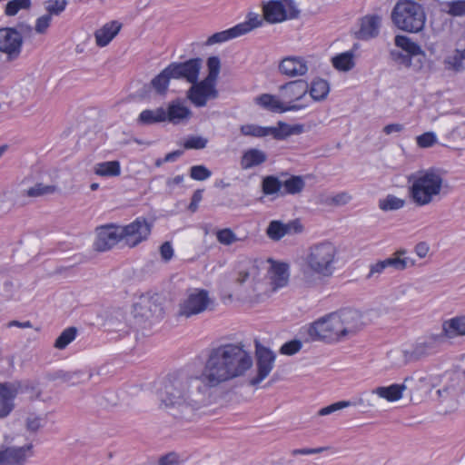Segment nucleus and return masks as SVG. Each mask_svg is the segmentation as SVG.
<instances>
[{
    "instance_id": "30",
    "label": "nucleus",
    "mask_w": 465,
    "mask_h": 465,
    "mask_svg": "<svg viewBox=\"0 0 465 465\" xmlns=\"http://www.w3.org/2000/svg\"><path fill=\"white\" fill-rule=\"evenodd\" d=\"M166 115L167 120L170 123L178 124L190 117L191 111L189 108L183 105L180 102H173L169 104L166 111Z\"/></svg>"
},
{
    "instance_id": "50",
    "label": "nucleus",
    "mask_w": 465,
    "mask_h": 465,
    "mask_svg": "<svg viewBox=\"0 0 465 465\" xmlns=\"http://www.w3.org/2000/svg\"><path fill=\"white\" fill-rule=\"evenodd\" d=\"M216 238L221 244L226 246H229L233 242L241 240L230 228L218 230L216 232Z\"/></svg>"
},
{
    "instance_id": "41",
    "label": "nucleus",
    "mask_w": 465,
    "mask_h": 465,
    "mask_svg": "<svg viewBox=\"0 0 465 465\" xmlns=\"http://www.w3.org/2000/svg\"><path fill=\"white\" fill-rule=\"evenodd\" d=\"M404 204V200L392 194H389L384 199L379 201V207L384 212L399 210L402 208Z\"/></svg>"
},
{
    "instance_id": "37",
    "label": "nucleus",
    "mask_w": 465,
    "mask_h": 465,
    "mask_svg": "<svg viewBox=\"0 0 465 465\" xmlns=\"http://www.w3.org/2000/svg\"><path fill=\"white\" fill-rule=\"evenodd\" d=\"M282 186L284 187V192L282 193V195L285 193L297 194L304 189L305 182L302 177L292 175L283 182Z\"/></svg>"
},
{
    "instance_id": "32",
    "label": "nucleus",
    "mask_w": 465,
    "mask_h": 465,
    "mask_svg": "<svg viewBox=\"0 0 465 465\" xmlns=\"http://www.w3.org/2000/svg\"><path fill=\"white\" fill-rule=\"evenodd\" d=\"M94 173L99 176L115 177L121 173V166L118 161L98 163L94 167Z\"/></svg>"
},
{
    "instance_id": "16",
    "label": "nucleus",
    "mask_w": 465,
    "mask_h": 465,
    "mask_svg": "<svg viewBox=\"0 0 465 465\" xmlns=\"http://www.w3.org/2000/svg\"><path fill=\"white\" fill-rule=\"evenodd\" d=\"M215 86V83L203 79L199 83L193 84L188 90L187 96L195 106H204L208 100L215 99L218 96Z\"/></svg>"
},
{
    "instance_id": "14",
    "label": "nucleus",
    "mask_w": 465,
    "mask_h": 465,
    "mask_svg": "<svg viewBox=\"0 0 465 465\" xmlns=\"http://www.w3.org/2000/svg\"><path fill=\"white\" fill-rule=\"evenodd\" d=\"M134 314L146 320L161 319L163 316V307L158 294L142 295L134 304Z\"/></svg>"
},
{
    "instance_id": "43",
    "label": "nucleus",
    "mask_w": 465,
    "mask_h": 465,
    "mask_svg": "<svg viewBox=\"0 0 465 465\" xmlns=\"http://www.w3.org/2000/svg\"><path fill=\"white\" fill-rule=\"evenodd\" d=\"M262 25V19L259 16V15L257 14H249L248 15V20L243 22V23H240L238 25H236V28H241V33L240 34V36L241 35H243L249 32H251L252 29L254 28H257L259 26H261Z\"/></svg>"
},
{
    "instance_id": "7",
    "label": "nucleus",
    "mask_w": 465,
    "mask_h": 465,
    "mask_svg": "<svg viewBox=\"0 0 465 465\" xmlns=\"http://www.w3.org/2000/svg\"><path fill=\"white\" fill-rule=\"evenodd\" d=\"M213 303V302L206 290H190L186 296L180 301L176 316L184 319L191 318L209 310Z\"/></svg>"
},
{
    "instance_id": "56",
    "label": "nucleus",
    "mask_w": 465,
    "mask_h": 465,
    "mask_svg": "<svg viewBox=\"0 0 465 465\" xmlns=\"http://www.w3.org/2000/svg\"><path fill=\"white\" fill-rule=\"evenodd\" d=\"M257 275L258 267L255 266L254 264H252L247 269L239 272L236 281L238 283L242 284L245 282H247L250 278H252L254 281Z\"/></svg>"
},
{
    "instance_id": "61",
    "label": "nucleus",
    "mask_w": 465,
    "mask_h": 465,
    "mask_svg": "<svg viewBox=\"0 0 465 465\" xmlns=\"http://www.w3.org/2000/svg\"><path fill=\"white\" fill-rule=\"evenodd\" d=\"M391 55L392 59L396 62H398L401 64H404L406 66H410L411 64V55L412 54H409L406 52V54L402 53L401 51H395L392 50L391 52Z\"/></svg>"
},
{
    "instance_id": "36",
    "label": "nucleus",
    "mask_w": 465,
    "mask_h": 465,
    "mask_svg": "<svg viewBox=\"0 0 465 465\" xmlns=\"http://www.w3.org/2000/svg\"><path fill=\"white\" fill-rule=\"evenodd\" d=\"M465 60V49L459 50L456 49L453 54L448 55L444 64L447 69L453 70L455 72H460L463 70V61Z\"/></svg>"
},
{
    "instance_id": "31",
    "label": "nucleus",
    "mask_w": 465,
    "mask_h": 465,
    "mask_svg": "<svg viewBox=\"0 0 465 465\" xmlns=\"http://www.w3.org/2000/svg\"><path fill=\"white\" fill-rule=\"evenodd\" d=\"M330 92L329 83L322 78H316L309 85L310 95L314 101L324 100Z\"/></svg>"
},
{
    "instance_id": "17",
    "label": "nucleus",
    "mask_w": 465,
    "mask_h": 465,
    "mask_svg": "<svg viewBox=\"0 0 465 465\" xmlns=\"http://www.w3.org/2000/svg\"><path fill=\"white\" fill-rule=\"evenodd\" d=\"M27 388L21 382L0 383V419L7 417L15 408L16 395Z\"/></svg>"
},
{
    "instance_id": "27",
    "label": "nucleus",
    "mask_w": 465,
    "mask_h": 465,
    "mask_svg": "<svg viewBox=\"0 0 465 465\" xmlns=\"http://www.w3.org/2000/svg\"><path fill=\"white\" fill-rule=\"evenodd\" d=\"M267 160V154L256 148H251L243 152L240 165L242 170H248L255 166L261 165Z\"/></svg>"
},
{
    "instance_id": "6",
    "label": "nucleus",
    "mask_w": 465,
    "mask_h": 465,
    "mask_svg": "<svg viewBox=\"0 0 465 465\" xmlns=\"http://www.w3.org/2000/svg\"><path fill=\"white\" fill-rule=\"evenodd\" d=\"M444 341V335H442L441 332L431 333L419 341L411 351H391L389 356L394 360L395 364H407L409 361H416L421 357L433 353Z\"/></svg>"
},
{
    "instance_id": "5",
    "label": "nucleus",
    "mask_w": 465,
    "mask_h": 465,
    "mask_svg": "<svg viewBox=\"0 0 465 465\" xmlns=\"http://www.w3.org/2000/svg\"><path fill=\"white\" fill-rule=\"evenodd\" d=\"M391 19L399 29L418 33L424 27L426 15L421 5L413 0H401L393 7Z\"/></svg>"
},
{
    "instance_id": "29",
    "label": "nucleus",
    "mask_w": 465,
    "mask_h": 465,
    "mask_svg": "<svg viewBox=\"0 0 465 465\" xmlns=\"http://www.w3.org/2000/svg\"><path fill=\"white\" fill-rule=\"evenodd\" d=\"M303 131V125H290L284 122H279L278 126L269 127V135L276 140H283L292 134H300Z\"/></svg>"
},
{
    "instance_id": "64",
    "label": "nucleus",
    "mask_w": 465,
    "mask_h": 465,
    "mask_svg": "<svg viewBox=\"0 0 465 465\" xmlns=\"http://www.w3.org/2000/svg\"><path fill=\"white\" fill-rule=\"evenodd\" d=\"M158 465H179V459L175 453H168L160 458Z\"/></svg>"
},
{
    "instance_id": "55",
    "label": "nucleus",
    "mask_w": 465,
    "mask_h": 465,
    "mask_svg": "<svg viewBox=\"0 0 465 465\" xmlns=\"http://www.w3.org/2000/svg\"><path fill=\"white\" fill-rule=\"evenodd\" d=\"M208 140L202 136H190L183 143L185 149H203L206 147Z\"/></svg>"
},
{
    "instance_id": "24",
    "label": "nucleus",
    "mask_w": 465,
    "mask_h": 465,
    "mask_svg": "<svg viewBox=\"0 0 465 465\" xmlns=\"http://www.w3.org/2000/svg\"><path fill=\"white\" fill-rule=\"evenodd\" d=\"M268 276L271 281L272 291L287 285L289 282V266L283 262H272L268 270Z\"/></svg>"
},
{
    "instance_id": "53",
    "label": "nucleus",
    "mask_w": 465,
    "mask_h": 465,
    "mask_svg": "<svg viewBox=\"0 0 465 465\" xmlns=\"http://www.w3.org/2000/svg\"><path fill=\"white\" fill-rule=\"evenodd\" d=\"M416 142L420 148H430L437 143V136L433 132H427L417 136Z\"/></svg>"
},
{
    "instance_id": "12",
    "label": "nucleus",
    "mask_w": 465,
    "mask_h": 465,
    "mask_svg": "<svg viewBox=\"0 0 465 465\" xmlns=\"http://www.w3.org/2000/svg\"><path fill=\"white\" fill-rule=\"evenodd\" d=\"M152 224L145 218L139 217L130 224L121 227L123 239L130 247L138 245L151 233Z\"/></svg>"
},
{
    "instance_id": "54",
    "label": "nucleus",
    "mask_w": 465,
    "mask_h": 465,
    "mask_svg": "<svg viewBox=\"0 0 465 465\" xmlns=\"http://www.w3.org/2000/svg\"><path fill=\"white\" fill-rule=\"evenodd\" d=\"M66 1L65 0H49L46 2L45 9L48 12L47 15H50L51 16L53 15H60L66 6Z\"/></svg>"
},
{
    "instance_id": "35",
    "label": "nucleus",
    "mask_w": 465,
    "mask_h": 465,
    "mask_svg": "<svg viewBox=\"0 0 465 465\" xmlns=\"http://www.w3.org/2000/svg\"><path fill=\"white\" fill-rule=\"evenodd\" d=\"M241 28H236V26H233L230 29L221 31L218 33H215L212 35L206 41V45H213L215 44H221L223 42H226L228 40L236 38L240 36Z\"/></svg>"
},
{
    "instance_id": "1",
    "label": "nucleus",
    "mask_w": 465,
    "mask_h": 465,
    "mask_svg": "<svg viewBox=\"0 0 465 465\" xmlns=\"http://www.w3.org/2000/svg\"><path fill=\"white\" fill-rule=\"evenodd\" d=\"M252 365V354L242 342L213 347L200 375L178 371L167 376L158 392L161 405L174 419L191 421L209 402L213 388L245 375Z\"/></svg>"
},
{
    "instance_id": "34",
    "label": "nucleus",
    "mask_w": 465,
    "mask_h": 465,
    "mask_svg": "<svg viewBox=\"0 0 465 465\" xmlns=\"http://www.w3.org/2000/svg\"><path fill=\"white\" fill-rule=\"evenodd\" d=\"M90 378L91 374L85 376L84 372L82 371H68L60 370L54 374V379L61 380L62 381L72 385L88 381Z\"/></svg>"
},
{
    "instance_id": "62",
    "label": "nucleus",
    "mask_w": 465,
    "mask_h": 465,
    "mask_svg": "<svg viewBox=\"0 0 465 465\" xmlns=\"http://www.w3.org/2000/svg\"><path fill=\"white\" fill-rule=\"evenodd\" d=\"M377 397V393L374 392V390L371 391H365L361 393L358 403L372 407L376 405Z\"/></svg>"
},
{
    "instance_id": "57",
    "label": "nucleus",
    "mask_w": 465,
    "mask_h": 465,
    "mask_svg": "<svg viewBox=\"0 0 465 465\" xmlns=\"http://www.w3.org/2000/svg\"><path fill=\"white\" fill-rule=\"evenodd\" d=\"M351 200V196L346 193L341 192L336 195L328 197L325 203L329 205L341 206L347 204Z\"/></svg>"
},
{
    "instance_id": "8",
    "label": "nucleus",
    "mask_w": 465,
    "mask_h": 465,
    "mask_svg": "<svg viewBox=\"0 0 465 465\" xmlns=\"http://www.w3.org/2000/svg\"><path fill=\"white\" fill-rule=\"evenodd\" d=\"M263 17L270 24L299 17L300 10L293 0H271L262 6Z\"/></svg>"
},
{
    "instance_id": "51",
    "label": "nucleus",
    "mask_w": 465,
    "mask_h": 465,
    "mask_svg": "<svg viewBox=\"0 0 465 465\" xmlns=\"http://www.w3.org/2000/svg\"><path fill=\"white\" fill-rule=\"evenodd\" d=\"M212 172L204 165H193L190 169V176L196 181H204L210 178Z\"/></svg>"
},
{
    "instance_id": "39",
    "label": "nucleus",
    "mask_w": 465,
    "mask_h": 465,
    "mask_svg": "<svg viewBox=\"0 0 465 465\" xmlns=\"http://www.w3.org/2000/svg\"><path fill=\"white\" fill-rule=\"evenodd\" d=\"M170 79L172 76L166 67L151 81V85L158 94H163L168 88Z\"/></svg>"
},
{
    "instance_id": "2",
    "label": "nucleus",
    "mask_w": 465,
    "mask_h": 465,
    "mask_svg": "<svg viewBox=\"0 0 465 465\" xmlns=\"http://www.w3.org/2000/svg\"><path fill=\"white\" fill-rule=\"evenodd\" d=\"M362 328L361 313L357 310L343 309L312 322L309 334L312 339L332 343L350 339Z\"/></svg>"
},
{
    "instance_id": "26",
    "label": "nucleus",
    "mask_w": 465,
    "mask_h": 465,
    "mask_svg": "<svg viewBox=\"0 0 465 465\" xmlns=\"http://www.w3.org/2000/svg\"><path fill=\"white\" fill-rule=\"evenodd\" d=\"M441 334L444 339H453L465 335V316H458L447 320L442 323Z\"/></svg>"
},
{
    "instance_id": "40",
    "label": "nucleus",
    "mask_w": 465,
    "mask_h": 465,
    "mask_svg": "<svg viewBox=\"0 0 465 465\" xmlns=\"http://www.w3.org/2000/svg\"><path fill=\"white\" fill-rule=\"evenodd\" d=\"M77 329L75 327H68L64 329L55 340L54 347L58 350H64L75 339Z\"/></svg>"
},
{
    "instance_id": "38",
    "label": "nucleus",
    "mask_w": 465,
    "mask_h": 465,
    "mask_svg": "<svg viewBox=\"0 0 465 465\" xmlns=\"http://www.w3.org/2000/svg\"><path fill=\"white\" fill-rule=\"evenodd\" d=\"M240 132L244 136L262 138L269 135V127L247 124L240 126Z\"/></svg>"
},
{
    "instance_id": "22",
    "label": "nucleus",
    "mask_w": 465,
    "mask_h": 465,
    "mask_svg": "<svg viewBox=\"0 0 465 465\" xmlns=\"http://www.w3.org/2000/svg\"><path fill=\"white\" fill-rule=\"evenodd\" d=\"M380 27L379 15H366L361 19L360 28L355 32V37L364 41L375 38L379 35Z\"/></svg>"
},
{
    "instance_id": "47",
    "label": "nucleus",
    "mask_w": 465,
    "mask_h": 465,
    "mask_svg": "<svg viewBox=\"0 0 465 465\" xmlns=\"http://www.w3.org/2000/svg\"><path fill=\"white\" fill-rule=\"evenodd\" d=\"M386 268L391 267L398 271H402L408 267V265H413V261L410 258H401L399 256H393L387 258L382 261Z\"/></svg>"
},
{
    "instance_id": "3",
    "label": "nucleus",
    "mask_w": 465,
    "mask_h": 465,
    "mask_svg": "<svg viewBox=\"0 0 465 465\" xmlns=\"http://www.w3.org/2000/svg\"><path fill=\"white\" fill-rule=\"evenodd\" d=\"M410 199L417 206H426L440 200L450 192L446 172L440 168L430 167L408 176Z\"/></svg>"
},
{
    "instance_id": "20",
    "label": "nucleus",
    "mask_w": 465,
    "mask_h": 465,
    "mask_svg": "<svg viewBox=\"0 0 465 465\" xmlns=\"http://www.w3.org/2000/svg\"><path fill=\"white\" fill-rule=\"evenodd\" d=\"M278 70L289 78L303 76L309 70L308 61L302 56H286L280 61Z\"/></svg>"
},
{
    "instance_id": "33",
    "label": "nucleus",
    "mask_w": 465,
    "mask_h": 465,
    "mask_svg": "<svg viewBox=\"0 0 465 465\" xmlns=\"http://www.w3.org/2000/svg\"><path fill=\"white\" fill-rule=\"evenodd\" d=\"M332 66L338 71L347 72L355 66L354 53L347 51L331 58Z\"/></svg>"
},
{
    "instance_id": "45",
    "label": "nucleus",
    "mask_w": 465,
    "mask_h": 465,
    "mask_svg": "<svg viewBox=\"0 0 465 465\" xmlns=\"http://www.w3.org/2000/svg\"><path fill=\"white\" fill-rule=\"evenodd\" d=\"M395 45L409 54H418L420 53V46L404 35H397L395 37Z\"/></svg>"
},
{
    "instance_id": "44",
    "label": "nucleus",
    "mask_w": 465,
    "mask_h": 465,
    "mask_svg": "<svg viewBox=\"0 0 465 465\" xmlns=\"http://www.w3.org/2000/svg\"><path fill=\"white\" fill-rule=\"evenodd\" d=\"M282 183L275 176H266L262 180V192L266 195L274 194L281 191Z\"/></svg>"
},
{
    "instance_id": "11",
    "label": "nucleus",
    "mask_w": 465,
    "mask_h": 465,
    "mask_svg": "<svg viewBox=\"0 0 465 465\" xmlns=\"http://www.w3.org/2000/svg\"><path fill=\"white\" fill-rule=\"evenodd\" d=\"M23 38L17 29L5 27L0 29V52L6 54L7 61L17 59L21 54Z\"/></svg>"
},
{
    "instance_id": "25",
    "label": "nucleus",
    "mask_w": 465,
    "mask_h": 465,
    "mask_svg": "<svg viewBox=\"0 0 465 465\" xmlns=\"http://www.w3.org/2000/svg\"><path fill=\"white\" fill-rule=\"evenodd\" d=\"M122 25L117 21L105 24L94 33L96 45L100 47L106 46L119 33Z\"/></svg>"
},
{
    "instance_id": "46",
    "label": "nucleus",
    "mask_w": 465,
    "mask_h": 465,
    "mask_svg": "<svg viewBox=\"0 0 465 465\" xmlns=\"http://www.w3.org/2000/svg\"><path fill=\"white\" fill-rule=\"evenodd\" d=\"M31 7V0H12L9 1L5 9V13L8 16L15 15L22 9H29Z\"/></svg>"
},
{
    "instance_id": "59",
    "label": "nucleus",
    "mask_w": 465,
    "mask_h": 465,
    "mask_svg": "<svg viewBox=\"0 0 465 465\" xmlns=\"http://www.w3.org/2000/svg\"><path fill=\"white\" fill-rule=\"evenodd\" d=\"M302 348V342L300 341L294 340L284 343L281 347V353L286 355H293L298 352Z\"/></svg>"
},
{
    "instance_id": "23",
    "label": "nucleus",
    "mask_w": 465,
    "mask_h": 465,
    "mask_svg": "<svg viewBox=\"0 0 465 465\" xmlns=\"http://www.w3.org/2000/svg\"><path fill=\"white\" fill-rule=\"evenodd\" d=\"M292 231L294 232H302V225L297 222L283 223L281 221L273 220L269 223L266 234L270 239L279 241L286 234L291 233Z\"/></svg>"
},
{
    "instance_id": "60",
    "label": "nucleus",
    "mask_w": 465,
    "mask_h": 465,
    "mask_svg": "<svg viewBox=\"0 0 465 465\" xmlns=\"http://www.w3.org/2000/svg\"><path fill=\"white\" fill-rule=\"evenodd\" d=\"M52 17L50 15H44L37 18L35 30L38 34H45L50 26Z\"/></svg>"
},
{
    "instance_id": "21",
    "label": "nucleus",
    "mask_w": 465,
    "mask_h": 465,
    "mask_svg": "<svg viewBox=\"0 0 465 465\" xmlns=\"http://www.w3.org/2000/svg\"><path fill=\"white\" fill-rule=\"evenodd\" d=\"M255 103L266 110L281 114L289 111H300L305 108V105H286L280 96L277 97L270 94H262L257 96Z\"/></svg>"
},
{
    "instance_id": "10",
    "label": "nucleus",
    "mask_w": 465,
    "mask_h": 465,
    "mask_svg": "<svg viewBox=\"0 0 465 465\" xmlns=\"http://www.w3.org/2000/svg\"><path fill=\"white\" fill-rule=\"evenodd\" d=\"M427 379L425 377L416 379L415 377L411 376L405 378L402 384H391L387 387H377L374 389V392L377 393L378 397L385 399L388 401H396L402 397V392L405 390H410L411 391H418L421 389L422 383H425Z\"/></svg>"
},
{
    "instance_id": "63",
    "label": "nucleus",
    "mask_w": 465,
    "mask_h": 465,
    "mask_svg": "<svg viewBox=\"0 0 465 465\" xmlns=\"http://www.w3.org/2000/svg\"><path fill=\"white\" fill-rule=\"evenodd\" d=\"M386 269L385 264L382 261H379L370 266V272L367 275V279H371L374 276H379Z\"/></svg>"
},
{
    "instance_id": "18",
    "label": "nucleus",
    "mask_w": 465,
    "mask_h": 465,
    "mask_svg": "<svg viewBox=\"0 0 465 465\" xmlns=\"http://www.w3.org/2000/svg\"><path fill=\"white\" fill-rule=\"evenodd\" d=\"M123 239V232L120 226L108 224L97 228L96 240L94 247L98 252H105L113 248Z\"/></svg>"
},
{
    "instance_id": "48",
    "label": "nucleus",
    "mask_w": 465,
    "mask_h": 465,
    "mask_svg": "<svg viewBox=\"0 0 465 465\" xmlns=\"http://www.w3.org/2000/svg\"><path fill=\"white\" fill-rule=\"evenodd\" d=\"M208 75L204 78L216 84L220 69L221 62L218 56H211L207 60Z\"/></svg>"
},
{
    "instance_id": "52",
    "label": "nucleus",
    "mask_w": 465,
    "mask_h": 465,
    "mask_svg": "<svg viewBox=\"0 0 465 465\" xmlns=\"http://www.w3.org/2000/svg\"><path fill=\"white\" fill-rule=\"evenodd\" d=\"M55 187L53 185H44L43 183H36L27 191V195L30 197H37L45 194L53 193Z\"/></svg>"
},
{
    "instance_id": "15",
    "label": "nucleus",
    "mask_w": 465,
    "mask_h": 465,
    "mask_svg": "<svg viewBox=\"0 0 465 465\" xmlns=\"http://www.w3.org/2000/svg\"><path fill=\"white\" fill-rule=\"evenodd\" d=\"M201 67L200 58H193L183 63L174 62L167 66L173 79H185L191 84L197 82Z\"/></svg>"
},
{
    "instance_id": "4",
    "label": "nucleus",
    "mask_w": 465,
    "mask_h": 465,
    "mask_svg": "<svg viewBox=\"0 0 465 465\" xmlns=\"http://www.w3.org/2000/svg\"><path fill=\"white\" fill-rule=\"evenodd\" d=\"M337 262L336 247L330 242L310 246L303 258L302 272L308 285L314 284V276L319 279L330 278L335 272Z\"/></svg>"
},
{
    "instance_id": "9",
    "label": "nucleus",
    "mask_w": 465,
    "mask_h": 465,
    "mask_svg": "<svg viewBox=\"0 0 465 465\" xmlns=\"http://www.w3.org/2000/svg\"><path fill=\"white\" fill-rule=\"evenodd\" d=\"M0 445V465H26L34 457V444L29 442L22 446L13 445L7 441Z\"/></svg>"
},
{
    "instance_id": "13",
    "label": "nucleus",
    "mask_w": 465,
    "mask_h": 465,
    "mask_svg": "<svg viewBox=\"0 0 465 465\" xmlns=\"http://www.w3.org/2000/svg\"><path fill=\"white\" fill-rule=\"evenodd\" d=\"M309 91V84L304 80L290 81L279 87V96L286 105H305L299 103Z\"/></svg>"
},
{
    "instance_id": "58",
    "label": "nucleus",
    "mask_w": 465,
    "mask_h": 465,
    "mask_svg": "<svg viewBox=\"0 0 465 465\" xmlns=\"http://www.w3.org/2000/svg\"><path fill=\"white\" fill-rule=\"evenodd\" d=\"M352 403L351 401H338V402H335L333 404H331L327 407H324L322 409H321L318 412V414L320 416H325V415H329V414H331L332 412L334 411H337L339 410H341L343 408H346V407H349V406H351Z\"/></svg>"
},
{
    "instance_id": "49",
    "label": "nucleus",
    "mask_w": 465,
    "mask_h": 465,
    "mask_svg": "<svg viewBox=\"0 0 465 465\" xmlns=\"http://www.w3.org/2000/svg\"><path fill=\"white\" fill-rule=\"evenodd\" d=\"M45 424V417L30 413L25 419V428L29 432L38 431Z\"/></svg>"
},
{
    "instance_id": "42",
    "label": "nucleus",
    "mask_w": 465,
    "mask_h": 465,
    "mask_svg": "<svg viewBox=\"0 0 465 465\" xmlns=\"http://www.w3.org/2000/svg\"><path fill=\"white\" fill-rule=\"evenodd\" d=\"M442 11L452 16L465 15V0L444 2L441 4Z\"/></svg>"
},
{
    "instance_id": "28",
    "label": "nucleus",
    "mask_w": 465,
    "mask_h": 465,
    "mask_svg": "<svg viewBox=\"0 0 465 465\" xmlns=\"http://www.w3.org/2000/svg\"><path fill=\"white\" fill-rule=\"evenodd\" d=\"M166 120V110L163 107H159L153 110L146 109L142 111L136 122L139 125H151L165 122Z\"/></svg>"
},
{
    "instance_id": "19",
    "label": "nucleus",
    "mask_w": 465,
    "mask_h": 465,
    "mask_svg": "<svg viewBox=\"0 0 465 465\" xmlns=\"http://www.w3.org/2000/svg\"><path fill=\"white\" fill-rule=\"evenodd\" d=\"M275 361L273 351L262 345L256 344V366L257 376L251 381L252 385H256L263 381L272 371Z\"/></svg>"
}]
</instances>
